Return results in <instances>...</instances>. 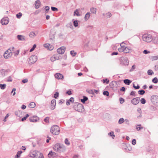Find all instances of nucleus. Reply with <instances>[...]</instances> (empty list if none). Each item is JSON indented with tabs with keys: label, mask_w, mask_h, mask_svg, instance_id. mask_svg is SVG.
<instances>
[{
	"label": "nucleus",
	"mask_w": 158,
	"mask_h": 158,
	"mask_svg": "<svg viewBox=\"0 0 158 158\" xmlns=\"http://www.w3.org/2000/svg\"><path fill=\"white\" fill-rule=\"evenodd\" d=\"M53 149L56 152L60 153L63 152L65 151L66 148L64 145L57 143L54 145Z\"/></svg>",
	"instance_id": "f257e3e1"
},
{
	"label": "nucleus",
	"mask_w": 158,
	"mask_h": 158,
	"mask_svg": "<svg viewBox=\"0 0 158 158\" xmlns=\"http://www.w3.org/2000/svg\"><path fill=\"white\" fill-rule=\"evenodd\" d=\"M60 129V127L57 125L52 126L50 129L51 133L53 135H57L59 134Z\"/></svg>",
	"instance_id": "f03ea898"
},
{
	"label": "nucleus",
	"mask_w": 158,
	"mask_h": 158,
	"mask_svg": "<svg viewBox=\"0 0 158 158\" xmlns=\"http://www.w3.org/2000/svg\"><path fill=\"white\" fill-rule=\"evenodd\" d=\"M143 40L147 42H150L152 40V37L151 35L149 34H145L142 36Z\"/></svg>",
	"instance_id": "7ed1b4c3"
},
{
	"label": "nucleus",
	"mask_w": 158,
	"mask_h": 158,
	"mask_svg": "<svg viewBox=\"0 0 158 158\" xmlns=\"http://www.w3.org/2000/svg\"><path fill=\"white\" fill-rule=\"evenodd\" d=\"M74 108L75 110L80 112H82L84 111V107L81 104H78L75 105Z\"/></svg>",
	"instance_id": "20e7f679"
},
{
	"label": "nucleus",
	"mask_w": 158,
	"mask_h": 158,
	"mask_svg": "<svg viewBox=\"0 0 158 158\" xmlns=\"http://www.w3.org/2000/svg\"><path fill=\"white\" fill-rule=\"evenodd\" d=\"M151 100L153 104L158 106V96L157 95L152 96L151 98Z\"/></svg>",
	"instance_id": "39448f33"
},
{
	"label": "nucleus",
	"mask_w": 158,
	"mask_h": 158,
	"mask_svg": "<svg viewBox=\"0 0 158 158\" xmlns=\"http://www.w3.org/2000/svg\"><path fill=\"white\" fill-rule=\"evenodd\" d=\"M37 57L35 55L31 56L29 58L28 63L30 64H32L34 63L37 61Z\"/></svg>",
	"instance_id": "423d86ee"
},
{
	"label": "nucleus",
	"mask_w": 158,
	"mask_h": 158,
	"mask_svg": "<svg viewBox=\"0 0 158 158\" xmlns=\"http://www.w3.org/2000/svg\"><path fill=\"white\" fill-rule=\"evenodd\" d=\"M12 53L9 50H7L4 54V57L5 59L10 58L12 56Z\"/></svg>",
	"instance_id": "0eeeda50"
},
{
	"label": "nucleus",
	"mask_w": 158,
	"mask_h": 158,
	"mask_svg": "<svg viewBox=\"0 0 158 158\" xmlns=\"http://www.w3.org/2000/svg\"><path fill=\"white\" fill-rule=\"evenodd\" d=\"M38 153H39L38 151L35 150L32 151L29 154V156L32 158H35L38 156Z\"/></svg>",
	"instance_id": "6e6552de"
},
{
	"label": "nucleus",
	"mask_w": 158,
	"mask_h": 158,
	"mask_svg": "<svg viewBox=\"0 0 158 158\" xmlns=\"http://www.w3.org/2000/svg\"><path fill=\"white\" fill-rule=\"evenodd\" d=\"M140 98L139 97H136L134 98L131 100V102L134 105H136L139 102Z\"/></svg>",
	"instance_id": "1a4fd4ad"
},
{
	"label": "nucleus",
	"mask_w": 158,
	"mask_h": 158,
	"mask_svg": "<svg viewBox=\"0 0 158 158\" xmlns=\"http://www.w3.org/2000/svg\"><path fill=\"white\" fill-rule=\"evenodd\" d=\"M39 120V118L36 116L31 117L29 118L30 122H37Z\"/></svg>",
	"instance_id": "9d476101"
},
{
	"label": "nucleus",
	"mask_w": 158,
	"mask_h": 158,
	"mask_svg": "<svg viewBox=\"0 0 158 158\" xmlns=\"http://www.w3.org/2000/svg\"><path fill=\"white\" fill-rule=\"evenodd\" d=\"M121 64L124 65H128L129 64L128 59L126 58H123L121 61Z\"/></svg>",
	"instance_id": "9b49d317"
},
{
	"label": "nucleus",
	"mask_w": 158,
	"mask_h": 158,
	"mask_svg": "<svg viewBox=\"0 0 158 158\" xmlns=\"http://www.w3.org/2000/svg\"><path fill=\"white\" fill-rule=\"evenodd\" d=\"M9 22V19L8 18L6 17L2 19L1 21V23L2 25H6Z\"/></svg>",
	"instance_id": "f8f14e48"
},
{
	"label": "nucleus",
	"mask_w": 158,
	"mask_h": 158,
	"mask_svg": "<svg viewBox=\"0 0 158 158\" xmlns=\"http://www.w3.org/2000/svg\"><path fill=\"white\" fill-rule=\"evenodd\" d=\"M56 105V100L55 99H53L51 101V105L50 106V109L52 110L55 109Z\"/></svg>",
	"instance_id": "ddd939ff"
},
{
	"label": "nucleus",
	"mask_w": 158,
	"mask_h": 158,
	"mask_svg": "<svg viewBox=\"0 0 158 158\" xmlns=\"http://www.w3.org/2000/svg\"><path fill=\"white\" fill-rule=\"evenodd\" d=\"M64 48H65L64 47H61L57 49V52L59 54H63L65 52Z\"/></svg>",
	"instance_id": "4468645a"
},
{
	"label": "nucleus",
	"mask_w": 158,
	"mask_h": 158,
	"mask_svg": "<svg viewBox=\"0 0 158 158\" xmlns=\"http://www.w3.org/2000/svg\"><path fill=\"white\" fill-rule=\"evenodd\" d=\"M55 77L58 79H62L64 78L63 76L60 73H56L55 74Z\"/></svg>",
	"instance_id": "2eb2a0df"
},
{
	"label": "nucleus",
	"mask_w": 158,
	"mask_h": 158,
	"mask_svg": "<svg viewBox=\"0 0 158 158\" xmlns=\"http://www.w3.org/2000/svg\"><path fill=\"white\" fill-rule=\"evenodd\" d=\"M35 9H38L40 6V0H37L35 2Z\"/></svg>",
	"instance_id": "dca6fc26"
},
{
	"label": "nucleus",
	"mask_w": 158,
	"mask_h": 158,
	"mask_svg": "<svg viewBox=\"0 0 158 158\" xmlns=\"http://www.w3.org/2000/svg\"><path fill=\"white\" fill-rule=\"evenodd\" d=\"M17 37L19 40L24 41L26 40L25 37L23 35H17Z\"/></svg>",
	"instance_id": "f3484780"
},
{
	"label": "nucleus",
	"mask_w": 158,
	"mask_h": 158,
	"mask_svg": "<svg viewBox=\"0 0 158 158\" xmlns=\"http://www.w3.org/2000/svg\"><path fill=\"white\" fill-rule=\"evenodd\" d=\"M131 49L130 48L126 47L124 49V52L125 53H128L130 52L131 51Z\"/></svg>",
	"instance_id": "a211bd4d"
},
{
	"label": "nucleus",
	"mask_w": 158,
	"mask_h": 158,
	"mask_svg": "<svg viewBox=\"0 0 158 158\" xmlns=\"http://www.w3.org/2000/svg\"><path fill=\"white\" fill-rule=\"evenodd\" d=\"M56 153L55 152H52V151H50L48 154V157L51 158L52 156H54L56 155Z\"/></svg>",
	"instance_id": "6ab92c4d"
},
{
	"label": "nucleus",
	"mask_w": 158,
	"mask_h": 158,
	"mask_svg": "<svg viewBox=\"0 0 158 158\" xmlns=\"http://www.w3.org/2000/svg\"><path fill=\"white\" fill-rule=\"evenodd\" d=\"M123 82L125 84L129 85L131 83V81L128 79H126L123 80Z\"/></svg>",
	"instance_id": "aec40b11"
},
{
	"label": "nucleus",
	"mask_w": 158,
	"mask_h": 158,
	"mask_svg": "<svg viewBox=\"0 0 158 158\" xmlns=\"http://www.w3.org/2000/svg\"><path fill=\"white\" fill-rule=\"evenodd\" d=\"M15 114L18 117H20L22 114V111L20 110H18L15 112Z\"/></svg>",
	"instance_id": "412c9836"
},
{
	"label": "nucleus",
	"mask_w": 158,
	"mask_h": 158,
	"mask_svg": "<svg viewBox=\"0 0 158 158\" xmlns=\"http://www.w3.org/2000/svg\"><path fill=\"white\" fill-rule=\"evenodd\" d=\"M88 100V98L85 96H83V98L81 99V100L82 102L83 103H85V101H87Z\"/></svg>",
	"instance_id": "4be33fe9"
},
{
	"label": "nucleus",
	"mask_w": 158,
	"mask_h": 158,
	"mask_svg": "<svg viewBox=\"0 0 158 158\" xmlns=\"http://www.w3.org/2000/svg\"><path fill=\"white\" fill-rule=\"evenodd\" d=\"M35 104L33 102H31L29 105V107L30 108H33L35 106Z\"/></svg>",
	"instance_id": "5701e85b"
},
{
	"label": "nucleus",
	"mask_w": 158,
	"mask_h": 158,
	"mask_svg": "<svg viewBox=\"0 0 158 158\" xmlns=\"http://www.w3.org/2000/svg\"><path fill=\"white\" fill-rule=\"evenodd\" d=\"M90 13L87 12L85 15V19L86 20H88L90 17Z\"/></svg>",
	"instance_id": "b1692460"
},
{
	"label": "nucleus",
	"mask_w": 158,
	"mask_h": 158,
	"mask_svg": "<svg viewBox=\"0 0 158 158\" xmlns=\"http://www.w3.org/2000/svg\"><path fill=\"white\" fill-rule=\"evenodd\" d=\"M90 11L93 14H96L97 12V9L94 7L91 8L90 9Z\"/></svg>",
	"instance_id": "393cba45"
},
{
	"label": "nucleus",
	"mask_w": 158,
	"mask_h": 158,
	"mask_svg": "<svg viewBox=\"0 0 158 158\" xmlns=\"http://www.w3.org/2000/svg\"><path fill=\"white\" fill-rule=\"evenodd\" d=\"M73 25L75 27H77L78 26V23L77 20H73Z\"/></svg>",
	"instance_id": "a878e982"
},
{
	"label": "nucleus",
	"mask_w": 158,
	"mask_h": 158,
	"mask_svg": "<svg viewBox=\"0 0 158 158\" xmlns=\"http://www.w3.org/2000/svg\"><path fill=\"white\" fill-rule=\"evenodd\" d=\"M36 35L35 34V33L33 31L31 32L29 34V36L31 38H32L33 37L35 36H36Z\"/></svg>",
	"instance_id": "bb28decb"
},
{
	"label": "nucleus",
	"mask_w": 158,
	"mask_h": 158,
	"mask_svg": "<svg viewBox=\"0 0 158 158\" xmlns=\"http://www.w3.org/2000/svg\"><path fill=\"white\" fill-rule=\"evenodd\" d=\"M153 42L155 44H158V37H156L153 40Z\"/></svg>",
	"instance_id": "cd10ccee"
},
{
	"label": "nucleus",
	"mask_w": 158,
	"mask_h": 158,
	"mask_svg": "<svg viewBox=\"0 0 158 158\" xmlns=\"http://www.w3.org/2000/svg\"><path fill=\"white\" fill-rule=\"evenodd\" d=\"M22 153V152L21 151H18L17 152V154L15 156V158H18L20 156V155Z\"/></svg>",
	"instance_id": "c85d7f7f"
},
{
	"label": "nucleus",
	"mask_w": 158,
	"mask_h": 158,
	"mask_svg": "<svg viewBox=\"0 0 158 158\" xmlns=\"http://www.w3.org/2000/svg\"><path fill=\"white\" fill-rule=\"evenodd\" d=\"M151 59L152 61L156 60L158 59V55L156 56H152L151 57Z\"/></svg>",
	"instance_id": "c756f323"
},
{
	"label": "nucleus",
	"mask_w": 158,
	"mask_h": 158,
	"mask_svg": "<svg viewBox=\"0 0 158 158\" xmlns=\"http://www.w3.org/2000/svg\"><path fill=\"white\" fill-rule=\"evenodd\" d=\"M147 73L149 75H152L154 74V72L152 70L149 69Z\"/></svg>",
	"instance_id": "7c9ffc66"
},
{
	"label": "nucleus",
	"mask_w": 158,
	"mask_h": 158,
	"mask_svg": "<svg viewBox=\"0 0 158 158\" xmlns=\"http://www.w3.org/2000/svg\"><path fill=\"white\" fill-rule=\"evenodd\" d=\"M124 121L125 120L123 118H121L118 120V123L119 124H121L124 122Z\"/></svg>",
	"instance_id": "2f4dec72"
},
{
	"label": "nucleus",
	"mask_w": 158,
	"mask_h": 158,
	"mask_svg": "<svg viewBox=\"0 0 158 158\" xmlns=\"http://www.w3.org/2000/svg\"><path fill=\"white\" fill-rule=\"evenodd\" d=\"M138 93L139 94L143 95L145 94V91L143 90H141L138 91Z\"/></svg>",
	"instance_id": "473e14b6"
},
{
	"label": "nucleus",
	"mask_w": 158,
	"mask_h": 158,
	"mask_svg": "<svg viewBox=\"0 0 158 158\" xmlns=\"http://www.w3.org/2000/svg\"><path fill=\"white\" fill-rule=\"evenodd\" d=\"M103 16H105V15H106V17L107 18H110L111 16V14L109 12H108L106 14H103Z\"/></svg>",
	"instance_id": "72a5a7b5"
},
{
	"label": "nucleus",
	"mask_w": 158,
	"mask_h": 158,
	"mask_svg": "<svg viewBox=\"0 0 158 158\" xmlns=\"http://www.w3.org/2000/svg\"><path fill=\"white\" fill-rule=\"evenodd\" d=\"M143 129V127H141L140 124L136 126V129L137 131H139L141 129Z\"/></svg>",
	"instance_id": "f704fd0d"
},
{
	"label": "nucleus",
	"mask_w": 158,
	"mask_h": 158,
	"mask_svg": "<svg viewBox=\"0 0 158 158\" xmlns=\"http://www.w3.org/2000/svg\"><path fill=\"white\" fill-rule=\"evenodd\" d=\"M74 15H76L77 16H80V14L79 13L78 10L77 9L74 12Z\"/></svg>",
	"instance_id": "c9c22d12"
},
{
	"label": "nucleus",
	"mask_w": 158,
	"mask_h": 158,
	"mask_svg": "<svg viewBox=\"0 0 158 158\" xmlns=\"http://www.w3.org/2000/svg\"><path fill=\"white\" fill-rule=\"evenodd\" d=\"M6 86V85L5 84H0V87L1 88V89H4Z\"/></svg>",
	"instance_id": "e433bc0d"
},
{
	"label": "nucleus",
	"mask_w": 158,
	"mask_h": 158,
	"mask_svg": "<svg viewBox=\"0 0 158 158\" xmlns=\"http://www.w3.org/2000/svg\"><path fill=\"white\" fill-rule=\"evenodd\" d=\"M158 79L156 77H154L152 80V81L154 83H156L158 82Z\"/></svg>",
	"instance_id": "4c0bfd02"
},
{
	"label": "nucleus",
	"mask_w": 158,
	"mask_h": 158,
	"mask_svg": "<svg viewBox=\"0 0 158 158\" xmlns=\"http://www.w3.org/2000/svg\"><path fill=\"white\" fill-rule=\"evenodd\" d=\"M108 135L112 137V138L114 139L115 137L114 135V132L113 131H111L108 133Z\"/></svg>",
	"instance_id": "58836bf2"
},
{
	"label": "nucleus",
	"mask_w": 158,
	"mask_h": 158,
	"mask_svg": "<svg viewBox=\"0 0 158 158\" xmlns=\"http://www.w3.org/2000/svg\"><path fill=\"white\" fill-rule=\"evenodd\" d=\"M14 49H15L14 47H11L10 48H9L8 49V50H9L10 51V52H11V53H12V52H14Z\"/></svg>",
	"instance_id": "ea45409f"
},
{
	"label": "nucleus",
	"mask_w": 158,
	"mask_h": 158,
	"mask_svg": "<svg viewBox=\"0 0 158 158\" xmlns=\"http://www.w3.org/2000/svg\"><path fill=\"white\" fill-rule=\"evenodd\" d=\"M70 54L73 56H74L77 54V53L73 50L70 51Z\"/></svg>",
	"instance_id": "a19ab883"
},
{
	"label": "nucleus",
	"mask_w": 158,
	"mask_h": 158,
	"mask_svg": "<svg viewBox=\"0 0 158 158\" xmlns=\"http://www.w3.org/2000/svg\"><path fill=\"white\" fill-rule=\"evenodd\" d=\"M22 15L21 13L19 12L18 14L16 15V17L18 19L20 18L21 16H22Z\"/></svg>",
	"instance_id": "79ce46f5"
},
{
	"label": "nucleus",
	"mask_w": 158,
	"mask_h": 158,
	"mask_svg": "<svg viewBox=\"0 0 158 158\" xmlns=\"http://www.w3.org/2000/svg\"><path fill=\"white\" fill-rule=\"evenodd\" d=\"M86 91L87 93H88L89 94H94V92H93V90H89V89H87L86 90Z\"/></svg>",
	"instance_id": "37998d69"
},
{
	"label": "nucleus",
	"mask_w": 158,
	"mask_h": 158,
	"mask_svg": "<svg viewBox=\"0 0 158 158\" xmlns=\"http://www.w3.org/2000/svg\"><path fill=\"white\" fill-rule=\"evenodd\" d=\"M44 9L45 10V13H47L48 12V11L49 10L50 8L49 6H45Z\"/></svg>",
	"instance_id": "c03bdc74"
},
{
	"label": "nucleus",
	"mask_w": 158,
	"mask_h": 158,
	"mask_svg": "<svg viewBox=\"0 0 158 158\" xmlns=\"http://www.w3.org/2000/svg\"><path fill=\"white\" fill-rule=\"evenodd\" d=\"M125 149L127 152L128 151H131L132 149V148L130 146H129L128 147L127 146L125 148Z\"/></svg>",
	"instance_id": "a18cd8bd"
},
{
	"label": "nucleus",
	"mask_w": 158,
	"mask_h": 158,
	"mask_svg": "<svg viewBox=\"0 0 158 158\" xmlns=\"http://www.w3.org/2000/svg\"><path fill=\"white\" fill-rule=\"evenodd\" d=\"M102 81L103 83H106V84H108L109 82V80L107 78L102 80Z\"/></svg>",
	"instance_id": "49530a36"
},
{
	"label": "nucleus",
	"mask_w": 158,
	"mask_h": 158,
	"mask_svg": "<svg viewBox=\"0 0 158 158\" xmlns=\"http://www.w3.org/2000/svg\"><path fill=\"white\" fill-rule=\"evenodd\" d=\"M64 143L67 145H69L70 144V142H69L68 139L67 138L65 139Z\"/></svg>",
	"instance_id": "de8ad7c7"
},
{
	"label": "nucleus",
	"mask_w": 158,
	"mask_h": 158,
	"mask_svg": "<svg viewBox=\"0 0 158 158\" xmlns=\"http://www.w3.org/2000/svg\"><path fill=\"white\" fill-rule=\"evenodd\" d=\"M140 102L142 104H144L146 103V100L144 98H142L140 99Z\"/></svg>",
	"instance_id": "09e8293b"
},
{
	"label": "nucleus",
	"mask_w": 158,
	"mask_h": 158,
	"mask_svg": "<svg viewBox=\"0 0 158 158\" xmlns=\"http://www.w3.org/2000/svg\"><path fill=\"white\" fill-rule=\"evenodd\" d=\"M103 94L104 95H106L108 96L109 95V93L107 91H104L103 92Z\"/></svg>",
	"instance_id": "8fccbe9b"
},
{
	"label": "nucleus",
	"mask_w": 158,
	"mask_h": 158,
	"mask_svg": "<svg viewBox=\"0 0 158 158\" xmlns=\"http://www.w3.org/2000/svg\"><path fill=\"white\" fill-rule=\"evenodd\" d=\"M52 10L53 11H57L58 10V9L55 7H51Z\"/></svg>",
	"instance_id": "3c124183"
},
{
	"label": "nucleus",
	"mask_w": 158,
	"mask_h": 158,
	"mask_svg": "<svg viewBox=\"0 0 158 158\" xmlns=\"http://www.w3.org/2000/svg\"><path fill=\"white\" fill-rule=\"evenodd\" d=\"M36 47V45L35 44L33 45L32 48H31V49L30 50V52H32L35 49V48Z\"/></svg>",
	"instance_id": "603ef678"
},
{
	"label": "nucleus",
	"mask_w": 158,
	"mask_h": 158,
	"mask_svg": "<svg viewBox=\"0 0 158 158\" xmlns=\"http://www.w3.org/2000/svg\"><path fill=\"white\" fill-rule=\"evenodd\" d=\"M1 72L3 76H5V73H7V72L3 69L1 70Z\"/></svg>",
	"instance_id": "864d4df0"
},
{
	"label": "nucleus",
	"mask_w": 158,
	"mask_h": 158,
	"mask_svg": "<svg viewBox=\"0 0 158 158\" xmlns=\"http://www.w3.org/2000/svg\"><path fill=\"white\" fill-rule=\"evenodd\" d=\"M59 94L58 92H56L54 94V98H57L59 96Z\"/></svg>",
	"instance_id": "5fc2aeb1"
},
{
	"label": "nucleus",
	"mask_w": 158,
	"mask_h": 158,
	"mask_svg": "<svg viewBox=\"0 0 158 158\" xmlns=\"http://www.w3.org/2000/svg\"><path fill=\"white\" fill-rule=\"evenodd\" d=\"M49 117H46L44 120V121L46 123H47L49 122Z\"/></svg>",
	"instance_id": "6e6d98bb"
},
{
	"label": "nucleus",
	"mask_w": 158,
	"mask_h": 158,
	"mask_svg": "<svg viewBox=\"0 0 158 158\" xmlns=\"http://www.w3.org/2000/svg\"><path fill=\"white\" fill-rule=\"evenodd\" d=\"M125 43L123 42L122 43L120 44V46H121V47L122 48H124L126 47L125 46Z\"/></svg>",
	"instance_id": "4d7b16f0"
},
{
	"label": "nucleus",
	"mask_w": 158,
	"mask_h": 158,
	"mask_svg": "<svg viewBox=\"0 0 158 158\" xmlns=\"http://www.w3.org/2000/svg\"><path fill=\"white\" fill-rule=\"evenodd\" d=\"M119 101H120V102L121 104L123 103L124 101V99L122 98H119Z\"/></svg>",
	"instance_id": "13d9d810"
},
{
	"label": "nucleus",
	"mask_w": 158,
	"mask_h": 158,
	"mask_svg": "<svg viewBox=\"0 0 158 158\" xmlns=\"http://www.w3.org/2000/svg\"><path fill=\"white\" fill-rule=\"evenodd\" d=\"M150 51H148L147 50H144L143 52V53L144 54H147L150 53Z\"/></svg>",
	"instance_id": "bf43d9fd"
},
{
	"label": "nucleus",
	"mask_w": 158,
	"mask_h": 158,
	"mask_svg": "<svg viewBox=\"0 0 158 158\" xmlns=\"http://www.w3.org/2000/svg\"><path fill=\"white\" fill-rule=\"evenodd\" d=\"M124 49L123 48H122L121 47L119 48H118V50L119 52H124Z\"/></svg>",
	"instance_id": "052dcab7"
},
{
	"label": "nucleus",
	"mask_w": 158,
	"mask_h": 158,
	"mask_svg": "<svg viewBox=\"0 0 158 158\" xmlns=\"http://www.w3.org/2000/svg\"><path fill=\"white\" fill-rule=\"evenodd\" d=\"M53 48V47L50 44V46H48V49L49 50H52Z\"/></svg>",
	"instance_id": "680f3d73"
},
{
	"label": "nucleus",
	"mask_w": 158,
	"mask_h": 158,
	"mask_svg": "<svg viewBox=\"0 0 158 158\" xmlns=\"http://www.w3.org/2000/svg\"><path fill=\"white\" fill-rule=\"evenodd\" d=\"M130 95L131 96H135V92L134 91H132L130 93Z\"/></svg>",
	"instance_id": "e2e57ef3"
},
{
	"label": "nucleus",
	"mask_w": 158,
	"mask_h": 158,
	"mask_svg": "<svg viewBox=\"0 0 158 158\" xmlns=\"http://www.w3.org/2000/svg\"><path fill=\"white\" fill-rule=\"evenodd\" d=\"M7 81L8 82H11L12 81V79L11 77L10 76H9L8 78V79L7 80Z\"/></svg>",
	"instance_id": "0e129e2a"
},
{
	"label": "nucleus",
	"mask_w": 158,
	"mask_h": 158,
	"mask_svg": "<svg viewBox=\"0 0 158 158\" xmlns=\"http://www.w3.org/2000/svg\"><path fill=\"white\" fill-rule=\"evenodd\" d=\"M136 141L135 139H133L132 141V144L133 145H135L136 144Z\"/></svg>",
	"instance_id": "69168bd1"
},
{
	"label": "nucleus",
	"mask_w": 158,
	"mask_h": 158,
	"mask_svg": "<svg viewBox=\"0 0 158 158\" xmlns=\"http://www.w3.org/2000/svg\"><path fill=\"white\" fill-rule=\"evenodd\" d=\"M55 36L54 35H50V39L53 40L54 39Z\"/></svg>",
	"instance_id": "338daca9"
},
{
	"label": "nucleus",
	"mask_w": 158,
	"mask_h": 158,
	"mask_svg": "<svg viewBox=\"0 0 158 158\" xmlns=\"http://www.w3.org/2000/svg\"><path fill=\"white\" fill-rule=\"evenodd\" d=\"M38 158H44L43 154L41 153H40V156H39V157Z\"/></svg>",
	"instance_id": "774afa93"
}]
</instances>
